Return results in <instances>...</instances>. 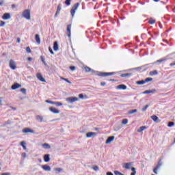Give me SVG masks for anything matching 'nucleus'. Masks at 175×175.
<instances>
[{
	"label": "nucleus",
	"instance_id": "24",
	"mask_svg": "<svg viewBox=\"0 0 175 175\" xmlns=\"http://www.w3.org/2000/svg\"><path fill=\"white\" fill-rule=\"evenodd\" d=\"M36 42L38 44H40V36L39 34L36 35Z\"/></svg>",
	"mask_w": 175,
	"mask_h": 175
},
{
	"label": "nucleus",
	"instance_id": "7",
	"mask_svg": "<svg viewBox=\"0 0 175 175\" xmlns=\"http://www.w3.org/2000/svg\"><path fill=\"white\" fill-rule=\"evenodd\" d=\"M36 77H37V79H38L40 80V81H42V83H46V79H44V78H43V76L42 75V74L40 72L37 73Z\"/></svg>",
	"mask_w": 175,
	"mask_h": 175
},
{
	"label": "nucleus",
	"instance_id": "55",
	"mask_svg": "<svg viewBox=\"0 0 175 175\" xmlns=\"http://www.w3.org/2000/svg\"><path fill=\"white\" fill-rule=\"evenodd\" d=\"M107 175H114L112 172H108L106 173Z\"/></svg>",
	"mask_w": 175,
	"mask_h": 175
},
{
	"label": "nucleus",
	"instance_id": "4",
	"mask_svg": "<svg viewBox=\"0 0 175 175\" xmlns=\"http://www.w3.org/2000/svg\"><path fill=\"white\" fill-rule=\"evenodd\" d=\"M9 65H10V68L11 69H12V70H16V68H17V66H16V62H14V60H13V59H10V64H9Z\"/></svg>",
	"mask_w": 175,
	"mask_h": 175
},
{
	"label": "nucleus",
	"instance_id": "45",
	"mask_svg": "<svg viewBox=\"0 0 175 175\" xmlns=\"http://www.w3.org/2000/svg\"><path fill=\"white\" fill-rule=\"evenodd\" d=\"M49 51L51 53V54H52V55H54V51H53V49H51V47H49Z\"/></svg>",
	"mask_w": 175,
	"mask_h": 175
},
{
	"label": "nucleus",
	"instance_id": "6",
	"mask_svg": "<svg viewBox=\"0 0 175 175\" xmlns=\"http://www.w3.org/2000/svg\"><path fill=\"white\" fill-rule=\"evenodd\" d=\"M49 111H51V113H53V114H59V113H60L59 109H58L54 107H49Z\"/></svg>",
	"mask_w": 175,
	"mask_h": 175
},
{
	"label": "nucleus",
	"instance_id": "29",
	"mask_svg": "<svg viewBox=\"0 0 175 175\" xmlns=\"http://www.w3.org/2000/svg\"><path fill=\"white\" fill-rule=\"evenodd\" d=\"M159 167H161V165H160V164L157 165V167L153 170V172H154V173L155 174H158V172H157V171L158 170V169H159Z\"/></svg>",
	"mask_w": 175,
	"mask_h": 175
},
{
	"label": "nucleus",
	"instance_id": "41",
	"mask_svg": "<svg viewBox=\"0 0 175 175\" xmlns=\"http://www.w3.org/2000/svg\"><path fill=\"white\" fill-rule=\"evenodd\" d=\"M55 172H57V173H61V172H62V169L59 167L55 168Z\"/></svg>",
	"mask_w": 175,
	"mask_h": 175
},
{
	"label": "nucleus",
	"instance_id": "25",
	"mask_svg": "<svg viewBox=\"0 0 175 175\" xmlns=\"http://www.w3.org/2000/svg\"><path fill=\"white\" fill-rule=\"evenodd\" d=\"M42 147L46 150H49L50 148H51V147L50 146V145L47 143H44L42 144Z\"/></svg>",
	"mask_w": 175,
	"mask_h": 175
},
{
	"label": "nucleus",
	"instance_id": "16",
	"mask_svg": "<svg viewBox=\"0 0 175 175\" xmlns=\"http://www.w3.org/2000/svg\"><path fill=\"white\" fill-rule=\"evenodd\" d=\"M70 29H72V25L67 26V35L68 38H70Z\"/></svg>",
	"mask_w": 175,
	"mask_h": 175
},
{
	"label": "nucleus",
	"instance_id": "48",
	"mask_svg": "<svg viewBox=\"0 0 175 175\" xmlns=\"http://www.w3.org/2000/svg\"><path fill=\"white\" fill-rule=\"evenodd\" d=\"M26 51H27V53H31V48H29V46H27V47L26 48Z\"/></svg>",
	"mask_w": 175,
	"mask_h": 175
},
{
	"label": "nucleus",
	"instance_id": "36",
	"mask_svg": "<svg viewBox=\"0 0 175 175\" xmlns=\"http://www.w3.org/2000/svg\"><path fill=\"white\" fill-rule=\"evenodd\" d=\"M70 2H72V0H66L65 3L67 6H70Z\"/></svg>",
	"mask_w": 175,
	"mask_h": 175
},
{
	"label": "nucleus",
	"instance_id": "8",
	"mask_svg": "<svg viewBox=\"0 0 175 175\" xmlns=\"http://www.w3.org/2000/svg\"><path fill=\"white\" fill-rule=\"evenodd\" d=\"M133 165V163L132 162H130V163H124L122 167H124V169H131V167H132Z\"/></svg>",
	"mask_w": 175,
	"mask_h": 175
},
{
	"label": "nucleus",
	"instance_id": "39",
	"mask_svg": "<svg viewBox=\"0 0 175 175\" xmlns=\"http://www.w3.org/2000/svg\"><path fill=\"white\" fill-rule=\"evenodd\" d=\"M41 61L42 62H43L44 65H45V66L47 65V64H46V60L44 59V57H43V56H41Z\"/></svg>",
	"mask_w": 175,
	"mask_h": 175
},
{
	"label": "nucleus",
	"instance_id": "63",
	"mask_svg": "<svg viewBox=\"0 0 175 175\" xmlns=\"http://www.w3.org/2000/svg\"><path fill=\"white\" fill-rule=\"evenodd\" d=\"M131 175H136V172H132Z\"/></svg>",
	"mask_w": 175,
	"mask_h": 175
},
{
	"label": "nucleus",
	"instance_id": "50",
	"mask_svg": "<svg viewBox=\"0 0 175 175\" xmlns=\"http://www.w3.org/2000/svg\"><path fill=\"white\" fill-rule=\"evenodd\" d=\"M5 1L3 0L0 1V6H3Z\"/></svg>",
	"mask_w": 175,
	"mask_h": 175
},
{
	"label": "nucleus",
	"instance_id": "46",
	"mask_svg": "<svg viewBox=\"0 0 175 175\" xmlns=\"http://www.w3.org/2000/svg\"><path fill=\"white\" fill-rule=\"evenodd\" d=\"M85 72H91V68L90 67H85Z\"/></svg>",
	"mask_w": 175,
	"mask_h": 175
},
{
	"label": "nucleus",
	"instance_id": "31",
	"mask_svg": "<svg viewBox=\"0 0 175 175\" xmlns=\"http://www.w3.org/2000/svg\"><path fill=\"white\" fill-rule=\"evenodd\" d=\"M122 124L123 125H126V124H128V119H123V120H122Z\"/></svg>",
	"mask_w": 175,
	"mask_h": 175
},
{
	"label": "nucleus",
	"instance_id": "47",
	"mask_svg": "<svg viewBox=\"0 0 175 175\" xmlns=\"http://www.w3.org/2000/svg\"><path fill=\"white\" fill-rule=\"evenodd\" d=\"M129 75V74L125 73V74H122L120 76L121 77H128Z\"/></svg>",
	"mask_w": 175,
	"mask_h": 175
},
{
	"label": "nucleus",
	"instance_id": "26",
	"mask_svg": "<svg viewBox=\"0 0 175 175\" xmlns=\"http://www.w3.org/2000/svg\"><path fill=\"white\" fill-rule=\"evenodd\" d=\"M54 105H56L57 107H59L60 106H62V103L59 102V101H55Z\"/></svg>",
	"mask_w": 175,
	"mask_h": 175
},
{
	"label": "nucleus",
	"instance_id": "5",
	"mask_svg": "<svg viewBox=\"0 0 175 175\" xmlns=\"http://www.w3.org/2000/svg\"><path fill=\"white\" fill-rule=\"evenodd\" d=\"M113 75H116V72H99L98 74V76H103L104 77H106L107 76H113Z\"/></svg>",
	"mask_w": 175,
	"mask_h": 175
},
{
	"label": "nucleus",
	"instance_id": "21",
	"mask_svg": "<svg viewBox=\"0 0 175 175\" xmlns=\"http://www.w3.org/2000/svg\"><path fill=\"white\" fill-rule=\"evenodd\" d=\"M117 90H126V85H119L117 86Z\"/></svg>",
	"mask_w": 175,
	"mask_h": 175
},
{
	"label": "nucleus",
	"instance_id": "33",
	"mask_svg": "<svg viewBox=\"0 0 175 175\" xmlns=\"http://www.w3.org/2000/svg\"><path fill=\"white\" fill-rule=\"evenodd\" d=\"M148 107H150V105H145L143 108H142V111H146V110H147V109H148Z\"/></svg>",
	"mask_w": 175,
	"mask_h": 175
},
{
	"label": "nucleus",
	"instance_id": "51",
	"mask_svg": "<svg viewBox=\"0 0 175 175\" xmlns=\"http://www.w3.org/2000/svg\"><path fill=\"white\" fill-rule=\"evenodd\" d=\"M23 158L25 159V157H27V154L25 152L22 153Z\"/></svg>",
	"mask_w": 175,
	"mask_h": 175
},
{
	"label": "nucleus",
	"instance_id": "49",
	"mask_svg": "<svg viewBox=\"0 0 175 175\" xmlns=\"http://www.w3.org/2000/svg\"><path fill=\"white\" fill-rule=\"evenodd\" d=\"M70 70H76V67H75L73 66H70Z\"/></svg>",
	"mask_w": 175,
	"mask_h": 175
},
{
	"label": "nucleus",
	"instance_id": "3",
	"mask_svg": "<svg viewBox=\"0 0 175 175\" xmlns=\"http://www.w3.org/2000/svg\"><path fill=\"white\" fill-rule=\"evenodd\" d=\"M77 100H79L77 97H68L66 98V101L68 102V103H73L77 102Z\"/></svg>",
	"mask_w": 175,
	"mask_h": 175
},
{
	"label": "nucleus",
	"instance_id": "64",
	"mask_svg": "<svg viewBox=\"0 0 175 175\" xmlns=\"http://www.w3.org/2000/svg\"><path fill=\"white\" fill-rule=\"evenodd\" d=\"M38 162H40V163H42V159H38Z\"/></svg>",
	"mask_w": 175,
	"mask_h": 175
},
{
	"label": "nucleus",
	"instance_id": "27",
	"mask_svg": "<svg viewBox=\"0 0 175 175\" xmlns=\"http://www.w3.org/2000/svg\"><path fill=\"white\" fill-rule=\"evenodd\" d=\"M144 129H146V126H142L137 130V132H139V133H142Z\"/></svg>",
	"mask_w": 175,
	"mask_h": 175
},
{
	"label": "nucleus",
	"instance_id": "10",
	"mask_svg": "<svg viewBox=\"0 0 175 175\" xmlns=\"http://www.w3.org/2000/svg\"><path fill=\"white\" fill-rule=\"evenodd\" d=\"M166 61H167V57H163V58L156 61L154 63H152V65H154V64H157V63L162 64L163 62H166Z\"/></svg>",
	"mask_w": 175,
	"mask_h": 175
},
{
	"label": "nucleus",
	"instance_id": "32",
	"mask_svg": "<svg viewBox=\"0 0 175 175\" xmlns=\"http://www.w3.org/2000/svg\"><path fill=\"white\" fill-rule=\"evenodd\" d=\"M21 146H23V150H27V146H25V142H22L21 143Z\"/></svg>",
	"mask_w": 175,
	"mask_h": 175
},
{
	"label": "nucleus",
	"instance_id": "20",
	"mask_svg": "<svg viewBox=\"0 0 175 175\" xmlns=\"http://www.w3.org/2000/svg\"><path fill=\"white\" fill-rule=\"evenodd\" d=\"M44 162H50V154H45L44 156Z\"/></svg>",
	"mask_w": 175,
	"mask_h": 175
},
{
	"label": "nucleus",
	"instance_id": "40",
	"mask_svg": "<svg viewBox=\"0 0 175 175\" xmlns=\"http://www.w3.org/2000/svg\"><path fill=\"white\" fill-rule=\"evenodd\" d=\"M168 126H169L170 128H172V126H174V122H168Z\"/></svg>",
	"mask_w": 175,
	"mask_h": 175
},
{
	"label": "nucleus",
	"instance_id": "52",
	"mask_svg": "<svg viewBox=\"0 0 175 175\" xmlns=\"http://www.w3.org/2000/svg\"><path fill=\"white\" fill-rule=\"evenodd\" d=\"M3 25H5V22L4 21H1L0 26L3 27Z\"/></svg>",
	"mask_w": 175,
	"mask_h": 175
},
{
	"label": "nucleus",
	"instance_id": "42",
	"mask_svg": "<svg viewBox=\"0 0 175 175\" xmlns=\"http://www.w3.org/2000/svg\"><path fill=\"white\" fill-rule=\"evenodd\" d=\"M21 92L22 94H24V95H25V94H27V90H25V88H21Z\"/></svg>",
	"mask_w": 175,
	"mask_h": 175
},
{
	"label": "nucleus",
	"instance_id": "22",
	"mask_svg": "<svg viewBox=\"0 0 175 175\" xmlns=\"http://www.w3.org/2000/svg\"><path fill=\"white\" fill-rule=\"evenodd\" d=\"M53 50L55 51H58V42L57 41H55L54 43H53Z\"/></svg>",
	"mask_w": 175,
	"mask_h": 175
},
{
	"label": "nucleus",
	"instance_id": "9",
	"mask_svg": "<svg viewBox=\"0 0 175 175\" xmlns=\"http://www.w3.org/2000/svg\"><path fill=\"white\" fill-rule=\"evenodd\" d=\"M41 167L44 170V172H51V167L49 165H43Z\"/></svg>",
	"mask_w": 175,
	"mask_h": 175
},
{
	"label": "nucleus",
	"instance_id": "28",
	"mask_svg": "<svg viewBox=\"0 0 175 175\" xmlns=\"http://www.w3.org/2000/svg\"><path fill=\"white\" fill-rule=\"evenodd\" d=\"M137 85H143L144 84H146V81L145 80L139 81H137Z\"/></svg>",
	"mask_w": 175,
	"mask_h": 175
},
{
	"label": "nucleus",
	"instance_id": "54",
	"mask_svg": "<svg viewBox=\"0 0 175 175\" xmlns=\"http://www.w3.org/2000/svg\"><path fill=\"white\" fill-rule=\"evenodd\" d=\"M175 66V61L173 63L170 64V66Z\"/></svg>",
	"mask_w": 175,
	"mask_h": 175
},
{
	"label": "nucleus",
	"instance_id": "37",
	"mask_svg": "<svg viewBox=\"0 0 175 175\" xmlns=\"http://www.w3.org/2000/svg\"><path fill=\"white\" fill-rule=\"evenodd\" d=\"M149 23H150V24H154V23H155V20L153 19L152 18H150L149 19Z\"/></svg>",
	"mask_w": 175,
	"mask_h": 175
},
{
	"label": "nucleus",
	"instance_id": "43",
	"mask_svg": "<svg viewBox=\"0 0 175 175\" xmlns=\"http://www.w3.org/2000/svg\"><path fill=\"white\" fill-rule=\"evenodd\" d=\"M46 103H50L51 105H54L55 101H51V100H46L45 101Z\"/></svg>",
	"mask_w": 175,
	"mask_h": 175
},
{
	"label": "nucleus",
	"instance_id": "44",
	"mask_svg": "<svg viewBox=\"0 0 175 175\" xmlns=\"http://www.w3.org/2000/svg\"><path fill=\"white\" fill-rule=\"evenodd\" d=\"M61 5H59L58 6H57V13H59L60 12H61Z\"/></svg>",
	"mask_w": 175,
	"mask_h": 175
},
{
	"label": "nucleus",
	"instance_id": "59",
	"mask_svg": "<svg viewBox=\"0 0 175 175\" xmlns=\"http://www.w3.org/2000/svg\"><path fill=\"white\" fill-rule=\"evenodd\" d=\"M12 9H14V8H16V5H14V4H12Z\"/></svg>",
	"mask_w": 175,
	"mask_h": 175
},
{
	"label": "nucleus",
	"instance_id": "30",
	"mask_svg": "<svg viewBox=\"0 0 175 175\" xmlns=\"http://www.w3.org/2000/svg\"><path fill=\"white\" fill-rule=\"evenodd\" d=\"M61 80H64V81H66V83H68V84H72V82H70L68 79L64 78L63 77H60Z\"/></svg>",
	"mask_w": 175,
	"mask_h": 175
},
{
	"label": "nucleus",
	"instance_id": "12",
	"mask_svg": "<svg viewBox=\"0 0 175 175\" xmlns=\"http://www.w3.org/2000/svg\"><path fill=\"white\" fill-rule=\"evenodd\" d=\"M22 132L23 133H33V130H31L29 128H25L22 131Z\"/></svg>",
	"mask_w": 175,
	"mask_h": 175
},
{
	"label": "nucleus",
	"instance_id": "11",
	"mask_svg": "<svg viewBox=\"0 0 175 175\" xmlns=\"http://www.w3.org/2000/svg\"><path fill=\"white\" fill-rule=\"evenodd\" d=\"M155 92H157V90L152 89V90H146V91L143 92L142 94H155Z\"/></svg>",
	"mask_w": 175,
	"mask_h": 175
},
{
	"label": "nucleus",
	"instance_id": "15",
	"mask_svg": "<svg viewBox=\"0 0 175 175\" xmlns=\"http://www.w3.org/2000/svg\"><path fill=\"white\" fill-rule=\"evenodd\" d=\"M114 138H115L114 136L109 137L105 142L106 144H110V143H111V142H113V140H114Z\"/></svg>",
	"mask_w": 175,
	"mask_h": 175
},
{
	"label": "nucleus",
	"instance_id": "60",
	"mask_svg": "<svg viewBox=\"0 0 175 175\" xmlns=\"http://www.w3.org/2000/svg\"><path fill=\"white\" fill-rule=\"evenodd\" d=\"M10 109H12V110H16V107H10Z\"/></svg>",
	"mask_w": 175,
	"mask_h": 175
},
{
	"label": "nucleus",
	"instance_id": "57",
	"mask_svg": "<svg viewBox=\"0 0 175 175\" xmlns=\"http://www.w3.org/2000/svg\"><path fill=\"white\" fill-rule=\"evenodd\" d=\"M131 170H132L133 173H135V172H136V169L135 167H132Z\"/></svg>",
	"mask_w": 175,
	"mask_h": 175
},
{
	"label": "nucleus",
	"instance_id": "17",
	"mask_svg": "<svg viewBox=\"0 0 175 175\" xmlns=\"http://www.w3.org/2000/svg\"><path fill=\"white\" fill-rule=\"evenodd\" d=\"M21 85L18 83H14V85H12L11 88L12 90H17V88H21Z\"/></svg>",
	"mask_w": 175,
	"mask_h": 175
},
{
	"label": "nucleus",
	"instance_id": "62",
	"mask_svg": "<svg viewBox=\"0 0 175 175\" xmlns=\"http://www.w3.org/2000/svg\"><path fill=\"white\" fill-rule=\"evenodd\" d=\"M17 42L18 43H20V42H21V40L20 38H17Z\"/></svg>",
	"mask_w": 175,
	"mask_h": 175
},
{
	"label": "nucleus",
	"instance_id": "1",
	"mask_svg": "<svg viewBox=\"0 0 175 175\" xmlns=\"http://www.w3.org/2000/svg\"><path fill=\"white\" fill-rule=\"evenodd\" d=\"M23 17L26 18V20H31V10H25L22 14Z\"/></svg>",
	"mask_w": 175,
	"mask_h": 175
},
{
	"label": "nucleus",
	"instance_id": "14",
	"mask_svg": "<svg viewBox=\"0 0 175 175\" xmlns=\"http://www.w3.org/2000/svg\"><path fill=\"white\" fill-rule=\"evenodd\" d=\"M96 136V133L95 132H89L86 134V137H94Z\"/></svg>",
	"mask_w": 175,
	"mask_h": 175
},
{
	"label": "nucleus",
	"instance_id": "38",
	"mask_svg": "<svg viewBox=\"0 0 175 175\" xmlns=\"http://www.w3.org/2000/svg\"><path fill=\"white\" fill-rule=\"evenodd\" d=\"M92 169L95 172H98V170H99V167H98L97 165H94V166L92 167Z\"/></svg>",
	"mask_w": 175,
	"mask_h": 175
},
{
	"label": "nucleus",
	"instance_id": "35",
	"mask_svg": "<svg viewBox=\"0 0 175 175\" xmlns=\"http://www.w3.org/2000/svg\"><path fill=\"white\" fill-rule=\"evenodd\" d=\"M150 81H152V78L148 77L145 79V83H150Z\"/></svg>",
	"mask_w": 175,
	"mask_h": 175
},
{
	"label": "nucleus",
	"instance_id": "23",
	"mask_svg": "<svg viewBox=\"0 0 175 175\" xmlns=\"http://www.w3.org/2000/svg\"><path fill=\"white\" fill-rule=\"evenodd\" d=\"M150 76H157L158 75V71L157 70H154L149 72Z\"/></svg>",
	"mask_w": 175,
	"mask_h": 175
},
{
	"label": "nucleus",
	"instance_id": "13",
	"mask_svg": "<svg viewBox=\"0 0 175 175\" xmlns=\"http://www.w3.org/2000/svg\"><path fill=\"white\" fill-rule=\"evenodd\" d=\"M11 16L10 13H5L2 16L3 20H9Z\"/></svg>",
	"mask_w": 175,
	"mask_h": 175
},
{
	"label": "nucleus",
	"instance_id": "56",
	"mask_svg": "<svg viewBox=\"0 0 175 175\" xmlns=\"http://www.w3.org/2000/svg\"><path fill=\"white\" fill-rule=\"evenodd\" d=\"M1 175H10V173L5 172L2 173Z\"/></svg>",
	"mask_w": 175,
	"mask_h": 175
},
{
	"label": "nucleus",
	"instance_id": "2",
	"mask_svg": "<svg viewBox=\"0 0 175 175\" xmlns=\"http://www.w3.org/2000/svg\"><path fill=\"white\" fill-rule=\"evenodd\" d=\"M79 6H80V4L79 3H77L72 8V9L70 10V13H71L72 17H75V14L76 13V10H77V9L79 8Z\"/></svg>",
	"mask_w": 175,
	"mask_h": 175
},
{
	"label": "nucleus",
	"instance_id": "61",
	"mask_svg": "<svg viewBox=\"0 0 175 175\" xmlns=\"http://www.w3.org/2000/svg\"><path fill=\"white\" fill-rule=\"evenodd\" d=\"M33 59L32 57H28V61H32Z\"/></svg>",
	"mask_w": 175,
	"mask_h": 175
},
{
	"label": "nucleus",
	"instance_id": "19",
	"mask_svg": "<svg viewBox=\"0 0 175 175\" xmlns=\"http://www.w3.org/2000/svg\"><path fill=\"white\" fill-rule=\"evenodd\" d=\"M36 118L37 121H38V122H43V116L37 115L36 116Z\"/></svg>",
	"mask_w": 175,
	"mask_h": 175
},
{
	"label": "nucleus",
	"instance_id": "58",
	"mask_svg": "<svg viewBox=\"0 0 175 175\" xmlns=\"http://www.w3.org/2000/svg\"><path fill=\"white\" fill-rule=\"evenodd\" d=\"M101 85L103 87V86H105V85H106V83H105V82H102L101 83Z\"/></svg>",
	"mask_w": 175,
	"mask_h": 175
},
{
	"label": "nucleus",
	"instance_id": "34",
	"mask_svg": "<svg viewBox=\"0 0 175 175\" xmlns=\"http://www.w3.org/2000/svg\"><path fill=\"white\" fill-rule=\"evenodd\" d=\"M135 113H137V109H133L129 111V114H133Z\"/></svg>",
	"mask_w": 175,
	"mask_h": 175
},
{
	"label": "nucleus",
	"instance_id": "53",
	"mask_svg": "<svg viewBox=\"0 0 175 175\" xmlns=\"http://www.w3.org/2000/svg\"><path fill=\"white\" fill-rule=\"evenodd\" d=\"M79 98H80V99H83V98H84V96L82 94H81L79 95Z\"/></svg>",
	"mask_w": 175,
	"mask_h": 175
},
{
	"label": "nucleus",
	"instance_id": "18",
	"mask_svg": "<svg viewBox=\"0 0 175 175\" xmlns=\"http://www.w3.org/2000/svg\"><path fill=\"white\" fill-rule=\"evenodd\" d=\"M150 118H152L154 122H159V118L155 115L152 116Z\"/></svg>",
	"mask_w": 175,
	"mask_h": 175
}]
</instances>
